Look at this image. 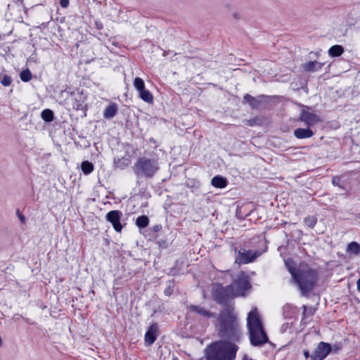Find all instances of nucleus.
I'll use <instances>...</instances> for the list:
<instances>
[{
    "label": "nucleus",
    "instance_id": "obj_1",
    "mask_svg": "<svg viewBox=\"0 0 360 360\" xmlns=\"http://www.w3.org/2000/svg\"><path fill=\"white\" fill-rule=\"evenodd\" d=\"M285 265L291 274V283L297 285L303 295L313 290L319 278L316 270L306 264H300L297 266L291 259H285Z\"/></svg>",
    "mask_w": 360,
    "mask_h": 360
},
{
    "label": "nucleus",
    "instance_id": "obj_11",
    "mask_svg": "<svg viewBox=\"0 0 360 360\" xmlns=\"http://www.w3.org/2000/svg\"><path fill=\"white\" fill-rule=\"evenodd\" d=\"M158 326L155 324L151 325L145 334V342L147 345H151L157 337Z\"/></svg>",
    "mask_w": 360,
    "mask_h": 360
},
{
    "label": "nucleus",
    "instance_id": "obj_30",
    "mask_svg": "<svg viewBox=\"0 0 360 360\" xmlns=\"http://www.w3.org/2000/svg\"><path fill=\"white\" fill-rule=\"evenodd\" d=\"M19 217H20V220L22 221V222H25V217L24 216L21 215V214H19Z\"/></svg>",
    "mask_w": 360,
    "mask_h": 360
},
{
    "label": "nucleus",
    "instance_id": "obj_12",
    "mask_svg": "<svg viewBox=\"0 0 360 360\" xmlns=\"http://www.w3.org/2000/svg\"><path fill=\"white\" fill-rule=\"evenodd\" d=\"M314 135L309 129L297 128L294 131V136L299 139L310 138Z\"/></svg>",
    "mask_w": 360,
    "mask_h": 360
},
{
    "label": "nucleus",
    "instance_id": "obj_5",
    "mask_svg": "<svg viewBox=\"0 0 360 360\" xmlns=\"http://www.w3.org/2000/svg\"><path fill=\"white\" fill-rule=\"evenodd\" d=\"M160 166L157 159L141 157L133 166V170L139 178H151L159 170Z\"/></svg>",
    "mask_w": 360,
    "mask_h": 360
},
{
    "label": "nucleus",
    "instance_id": "obj_9",
    "mask_svg": "<svg viewBox=\"0 0 360 360\" xmlns=\"http://www.w3.org/2000/svg\"><path fill=\"white\" fill-rule=\"evenodd\" d=\"M122 217V213L119 210H112L106 214V219L112 225L117 232H121L122 229V225L120 223Z\"/></svg>",
    "mask_w": 360,
    "mask_h": 360
},
{
    "label": "nucleus",
    "instance_id": "obj_23",
    "mask_svg": "<svg viewBox=\"0 0 360 360\" xmlns=\"http://www.w3.org/2000/svg\"><path fill=\"white\" fill-rule=\"evenodd\" d=\"M32 75L29 69L22 70L20 73V78L24 82H28L31 80Z\"/></svg>",
    "mask_w": 360,
    "mask_h": 360
},
{
    "label": "nucleus",
    "instance_id": "obj_21",
    "mask_svg": "<svg viewBox=\"0 0 360 360\" xmlns=\"http://www.w3.org/2000/svg\"><path fill=\"white\" fill-rule=\"evenodd\" d=\"M139 97L141 98V100H143L144 102L148 104H151L153 103V96L148 90L142 92Z\"/></svg>",
    "mask_w": 360,
    "mask_h": 360
},
{
    "label": "nucleus",
    "instance_id": "obj_29",
    "mask_svg": "<svg viewBox=\"0 0 360 360\" xmlns=\"http://www.w3.org/2000/svg\"><path fill=\"white\" fill-rule=\"evenodd\" d=\"M304 355L306 358H308L309 356H310L311 355H309V352L308 351H304Z\"/></svg>",
    "mask_w": 360,
    "mask_h": 360
},
{
    "label": "nucleus",
    "instance_id": "obj_6",
    "mask_svg": "<svg viewBox=\"0 0 360 360\" xmlns=\"http://www.w3.org/2000/svg\"><path fill=\"white\" fill-rule=\"evenodd\" d=\"M250 287L248 276L242 272L237 280L224 290L223 298H219L218 302H222L223 300L226 298L243 296L246 290H249Z\"/></svg>",
    "mask_w": 360,
    "mask_h": 360
},
{
    "label": "nucleus",
    "instance_id": "obj_17",
    "mask_svg": "<svg viewBox=\"0 0 360 360\" xmlns=\"http://www.w3.org/2000/svg\"><path fill=\"white\" fill-rule=\"evenodd\" d=\"M134 86L136 90L139 92V96L142 92H144L147 89L145 87V83L143 80L140 77H135L134 79Z\"/></svg>",
    "mask_w": 360,
    "mask_h": 360
},
{
    "label": "nucleus",
    "instance_id": "obj_28",
    "mask_svg": "<svg viewBox=\"0 0 360 360\" xmlns=\"http://www.w3.org/2000/svg\"><path fill=\"white\" fill-rule=\"evenodd\" d=\"M60 6L63 8H66L69 4V0H60Z\"/></svg>",
    "mask_w": 360,
    "mask_h": 360
},
{
    "label": "nucleus",
    "instance_id": "obj_25",
    "mask_svg": "<svg viewBox=\"0 0 360 360\" xmlns=\"http://www.w3.org/2000/svg\"><path fill=\"white\" fill-rule=\"evenodd\" d=\"M317 219L314 216H309L304 219V224L309 228H313L316 224Z\"/></svg>",
    "mask_w": 360,
    "mask_h": 360
},
{
    "label": "nucleus",
    "instance_id": "obj_16",
    "mask_svg": "<svg viewBox=\"0 0 360 360\" xmlns=\"http://www.w3.org/2000/svg\"><path fill=\"white\" fill-rule=\"evenodd\" d=\"M344 52V49L340 45H333L328 50V54L331 57H338Z\"/></svg>",
    "mask_w": 360,
    "mask_h": 360
},
{
    "label": "nucleus",
    "instance_id": "obj_31",
    "mask_svg": "<svg viewBox=\"0 0 360 360\" xmlns=\"http://www.w3.org/2000/svg\"><path fill=\"white\" fill-rule=\"evenodd\" d=\"M2 345V340H1V338L0 337V346H1Z\"/></svg>",
    "mask_w": 360,
    "mask_h": 360
},
{
    "label": "nucleus",
    "instance_id": "obj_19",
    "mask_svg": "<svg viewBox=\"0 0 360 360\" xmlns=\"http://www.w3.org/2000/svg\"><path fill=\"white\" fill-rule=\"evenodd\" d=\"M117 112V108L115 105H109L104 111L103 115L105 118L113 117Z\"/></svg>",
    "mask_w": 360,
    "mask_h": 360
},
{
    "label": "nucleus",
    "instance_id": "obj_4",
    "mask_svg": "<svg viewBox=\"0 0 360 360\" xmlns=\"http://www.w3.org/2000/svg\"><path fill=\"white\" fill-rule=\"evenodd\" d=\"M247 326L252 345L258 346L266 343L268 338L264 330L257 308L252 309L248 315Z\"/></svg>",
    "mask_w": 360,
    "mask_h": 360
},
{
    "label": "nucleus",
    "instance_id": "obj_3",
    "mask_svg": "<svg viewBox=\"0 0 360 360\" xmlns=\"http://www.w3.org/2000/svg\"><path fill=\"white\" fill-rule=\"evenodd\" d=\"M237 345L229 341L216 342L206 349L207 360H235Z\"/></svg>",
    "mask_w": 360,
    "mask_h": 360
},
{
    "label": "nucleus",
    "instance_id": "obj_24",
    "mask_svg": "<svg viewBox=\"0 0 360 360\" xmlns=\"http://www.w3.org/2000/svg\"><path fill=\"white\" fill-rule=\"evenodd\" d=\"M347 251L358 255L360 252V245L356 242H352L347 246Z\"/></svg>",
    "mask_w": 360,
    "mask_h": 360
},
{
    "label": "nucleus",
    "instance_id": "obj_2",
    "mask_svg": "<svg viewBox=\"0 0 360 360\" xmlns=\"http://www.w3.org/2000/svg\"><path fill=\"white\" fill-rule=\"evenodd\" d=\"M219 332L221 336L233 341H238L241 336L236 315L231 309L222 311L219 317Z\"/></svg>",
    "mask_w": 360,
    "mask_h": 360
},
{
    "label": "nucleus",
    "instance_id": "obj_27",
    "mask_svg": "<svg viewBox=\"0 0 360 360\" xmlns=\"http://www.w3.org/2000/svg\"><path fill=\"white\" fill-rule=\"evenodd\" d=\"M244 100L246 102L249 103L250 105L254 106L255 103V99L254 98H252V96H250V95H248V94L245 95Z\"/></svg>",
    "mask_w": 360,
    "mask_h": 360
},
{
    "label": "nucleus",
    "instance_id": "obj_7",
    "mask_svg": "<svg viewBox=\"0 0 360 360\" xmlns=\"http://www.w3.org/2000/svg\"><path fill=\"white\" fill-rule=\"evenodd\" d=\"M260 253L258 251L242 250L238 252L235 262L238 264H248L254 261Z\"/></svg>",
    "mask_w": 360,
    "mask_h": 360
},
{
    "label": "nucleus",
    "instance_id": "obj_26",
    "mask_svg": "<svg viewBox=\"0 0 360 360\" xmlns=\"http://www.w3.org/2000/svg\"><path fill=\"white\" fill-rule=\"evenodd\" d=\"M11 82H12V79H11V77L7 75H3L1 77V83L4 86H10L11 84Z\"/></svg>",
    "mask_w": 360,
    "mask_h": 360
},
{
    "label": "nucleus",
    "instance_id": "obj_18",
    "mask_svg": "<svg viewBox=\"0 0 360 360\" xmlns=\"http://www.w3.org/2000/svg\"><path fill=\"white\" fill-rule=\"evenodd\" d=\"M149 224V219L148 217L142 215L136 219V224L140 229H143L148 226Z\"/></svg>",
    "mask_w": 360,
    "mask_h": 360
},
{
    "label": "nucleus",
    "instance_id": "obj_22",
    "mask_svg": "<svg viewBox=\"0 0 360 360\" xmlns=\"http://www.w3.org/2000/svg\"><path fill=\"white\" fill-rule=\"evenodd\" d=\"M41 118L45 122H51L53 120V112L49 109L44 110L41 113Z\"/></svg>",
    "mask_w": 360,
    "mask_h": 360
},
{
    "label": "nucleus",
    "instance_id": "obj_13",
    "mask_svg": "<svg viewBox=\"0 0 360 360\" xmlns=\"http://www.w3.org/2000/svg\"><path fill=\"white\" fill-rule=\"evenodd\" d=\"M323 63L316 61H309L303 65V68L306 71H317L322 68Z\"/></svg>",
    "mask_w": 360,
    "mask_h": 360
},
{
    "label": "nucleus",
    "instance_id": "obj_8",
    "mask_svg": "<svg viewBox=\"0 0 360 360\" xmlns=\"http://www.w3.org/2000/svg\"><path fill=\"white\" fill-rule=\"evenodd\" d=\"M331 351L330 345L321 342L310 356L311 360H323Z\"/></svg>",
    "mask_w": 360,
    "mask_h": 360
},
{
    "label": "nucleus",
    "instance_id": "obj_15",
    "mask_svg": "<svg viewBox=\"0 0 360 360\" xmlns=\"http://www.w3.org/2000/svg\"><path fill=\"white\" fill-rule=\"evenodd\" d=\"M190 309L192 311L195 312L196 314L205 316V317H211L213 316V314L209 311L205 309L203 307L196 305H191Z\"/></svg>",
    "mask_w": 360,
    "mask_h": 360
},
{
    "label": "nucleus",
    "instance_id": "obj_20",
    "mask_svg": "<svg viewBox=\"0 0 360 360\" xmlns=\"http://www.w3.org/2000/svg\"><path fill=\"white\" fill-rule=\"evenodd\" d=\"M81 169L84 174H89L94 170V165L89 161H84L81 164Z\"/></svg>",
    "mask_w": 360,
    "mask_h": 360
},
{
    "label": "nucleus",
    "instance_id": "obj_14",
    "mask_svg": "<svg viewBox=\"0 0 360 360\" xmlns=\"http://www.w3.org/2000/svg\"><path fill=\"white\" fill-rule=\"evenodd\" d=\"M212 185L216 188H223L227 185V181L225 178L217 176L212 178Z\"/></svg>",
    "mask_w": 360,
    "mask_h": 360
},
{
    "label": "nucleus",
    "instance_id": "obj_10",
    "mask_svg": "<svg viewBox=\"0 0 360 360\" xmlns=\"http://www.w3.org/2000/svg\"><path fill=\"white\" fill-rule=\"evenodd\" d=\"M299 120L303 122L308 127H312L321 122V119L317 115L304 109L302 110Z\"/></svg>",
    "mask_w": 360,
    "mask_h": 360
}]
</instances>
